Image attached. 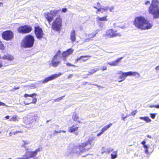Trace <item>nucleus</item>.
<instances>
[{"mask_svg":"<svg viewBox=\"0 0 159 159\" xmlns=\"http://www.w3.org/2000/svg\"><path fill=\"white\" fill-rule=\"evenodd\" d=\"M59 10L54 9L49 12H47L44 13L43 15L45 18L48 20L49 23H50L53 19L54 17L58 14Z\"/></svg>","mask_w":159,"mask_h":159,"instance_id":"nucleus-5","label":"nucleus"},{"mask_svg":"<svg viewBox=\"0 0 159 159\" xmlns=\"http://www.w3.org/2000/svg\"><path fill=\"white\" fill-rule=\"evenodd\" d=\"M124 80H123V79H120V80H119L118 81V82H122V81H124Z\"/></svg>","mask_w":159,"mask_h":159,"instance_id":"nucleus-63","label":"nucleus"},{"mask_svg":"<svg viewBox=\"0 0 159 159\" xmlns=\"http://www.w3.org/2000/svg\"><path fill=\"white\" fill-rule=\"evenodd\" d=\"M124 114H122V119L124 120V121H125V119L127 118L128 116H128V115H126V116H125V117H124L123 116H124Z\"/></svg>","mask_w":159,"mask_h":159,"instance_id":"nucleus-39","label":"nucleus"},{"mask_svg":"<svg viewBox=\"0 0 159 159\" xmlns=\"http://www.w3.org/2000/svg\"><path fill=\"white\" fill-rule=\"evenodd\" d=\"M150 115H151V117L152 118V119H154L155 118V116L156 115V114H150Z\"/></svg>","mask_w":159,"mask_h":159,"instance_id":"nucleus-36","label":"nucleus"},{"mask_svg":"<svg viewBox=\"0 0 159 159\" xmlns=\"http://www.w3.org/2000/svg\"><path fill=\"white\" fill-rule=\"evenodd\" d=\"M126 77L128 76H133L136 78H139L140 77V74L137 72L129 71L125 72Z\"/></svg>","mask_w":159,"mask_h":159,"instance_id":"nucleus-18","label":"nucleus"},{"mask_svg":"<svg viewBox=\"0 0 159 159\" xmlns=\"http://www.w3.org/2000/svg\"><path fill=\"white\" fill-rule=\"evenodd\" d=\"M14 58V57L13 55L8 53L5 54L1 57V59L4 60H7L6 61L8 62L9 61H13Z\"/></svg>","mask_w":159,"mask_h":159,"instance_id":"nucleus-16","label":"nucleus"},{"mask_svg":"<svg viewBox=\"0 0 159 159\" xmlns=\"http://www.w3.org/2000/svg\"><path fill=\"white\" fill-rule=\"evenodd\" d=\"M9 65V63L7 61H2L0 60V68L2 66H6Z\"/></svg>","mask_w":159,"mask_h":159,"instance_id":"nucleus-26","label":"nucleus"},{"mask_svg":"<svg viewBox=\"0 0 159 159\" xmlns=\"http://www.w3.org/2000/svg\"><path fill=\"white\" fill-rule=\"evenodd\" d=\"M155 69L157 73H159V65L155 67Z\"/></svg>","mask_w":159,"mask_h":159,"instance_id":"nucleus-38","label":"nucleus"},{"mask_svg":"<svg viewBox=\"0 0 159 159\" xmlns=\"http://www.w3.org/2000/svg\"><path fill=\"white\" fill-rule=\"evenodd\" d=\"M78 128V127L73 125L68 128V131L70 133L73 132L77 130Z\"/></svg>","mask_w":159,"mask_h":159,"instance_id":"nucleus-25","label":"nucleus"},{"mask_svg":"<svg viewBox=\"0 0 159 159\" xmlns=\"http://www.w3.org/2000/svg\"><path fill=\"white\" fill-rule=\"evenodd\" d=\"M0 105L2 106H5L6 105L4 103L0 101Z\"/></svg>","mask_w":159,"mask_h":159,"instance_id":"nucleus-49","label":"nucleus"},{"mask_svg":"<svg viewBox=\"0 0 159 159\" xmlns=\"http://www.w3.org/2000/svg\"><path fill=\"white\" fill-rule=\"evenodd\" d=\"M34 39L33 36L29 35L26 36L23 40L21 43V46L25 48H31L33 46Z\"/></svg>","mask_w":159,"mask_h":159,"instance_id":"nucleus-3","label":"nucleus"},{"mask_svg":"<svg viewBox=\"0 0 159 159\" xmlns=\"http://www.w3.org/2000/svg\"><path fill=\"white\" fill-rule=\"evenodd\" d=\"M149 107L150 108H152L154 107L156 108V105H151L149 106Z\"/></svg>","mask_w":159,"mask_h":159,"instance_id":"nucleus-46","label":"nucleus"},{"mask_svg":"<svg viewBox=\"0 0 159 159\" xmlns=\"http://www.w3.org/2000/svg\"><path fill=\"white\" fill-rule=\"evenodd\" d=\"M72 119L73 120L79 123H82L83 119L78 117V115L76 113H74L72 116Z\"/></svg>","mask_w":159,"mask_h":159,"instance_id":"nucleus-19","label":"nucleus"},{"mask_svg":"<svg viewBox=\"0 0 159 159\" xmlns=\"http://www.w3.org/2000/svg\"><path fill=\"white\" fill-rule=\"evenodd\" d=\"M19 119V117L16 115H15L12 116L10 119L9 121H18Z\"/></svg>","mask_w":159,"mask_h":159,"instance_id":"nucleus-28","label":"nucleus"},{"mask_svg":"<svg viewBox=\"0 0 159 159\" xmlns=\"http://www.w3.org/2000/svg\"><path fill=\"white\" fill-rule=\"evenodd\" d=\"M61 132L65 133V132H66V131L65 130H63V131L60 130L59 131H55V133H61Z\"/></svg>","mask_w":159,"mask_h":159,"instance_id":"nucleus-48","label":"nucleus"},{"mask_svg":"<svg viewBox=\"0 0 159 159\" xmlns=\"http://www.w3.org/2000/svg\"><path fill=\"white\" fill-rule=\"evenodd\" d=\"M107 69L106 66H103L101 67V69L102 70H106Z\"/></svg>","mask_w":159,"mask_h":159,"instance_id":"nucleus-44","label":"nucleus"},{"mask_svg":"<svg viewBox=\"0 0 159 159\" xmlns=\"http://www.w3.org/2000/svg\"><path fill=\"white\" fill-rule=\"evenodd\" d=\"M64 96H62L61 97H60L59 98H58V99H59V101H60L64 97Z\"/></svg>","mask_w":159,"mask_h":159,"instance_id":"nucleus-54","label":"nucleus"},{"mask_svg":"<svg viewBox=\"0 0 159 159\" xmlns=\"http://www.w3.org/2000/svg\"><path fill=\"white\" fill-rule=\"evenodd\" d=\"M73 52V50L71 48L69 49L66 51L63 52L62 54L63 60L65 61H66V57L71 54Z\"/></svg>","mask_w":159,"mask_h":159,"instance_id":"nucleus-17","label":"nucleus"},{"mask_svg":"<svg viewBox=\"0 0 159 159\" xmlns=\"http://www.w3.org/2000/svg\"><path fill=\"white\" fill-rule=\"evenodd\" d=\"M98 30H97L95 32H93L92 33L85 34V36L86 38L84 40V42H89L91 39L95 37L96 34L98 33Z\"/></svg>","mask_w":159,"mask_h":159,"instance_id":"nucleus-15","label":"nucleus"},{"mask_svg":"<svg viewBox=\"0 0 159 159\" xmlns=\"http://www.w3.org/2000/svg\"><path fill=\"white\" fill-rule=\"evenodd\" d=\"M60 53L61 51H58L57 54L53 57L51 61V63L52 66L54 67L57 66L60 63V59L61 57L60 56Z\"/></svg>","mask_w":159,"mask_h":159,"instance_id":"nucleus-7","label":"nucleus"},{"mask_svg":"<svg viewBox=\"0 0 159 159\" xmlns=\"http://www.w3.org/2000/svg\"><path fill=\"white\" fill-rule=\"evenodd\" d=\"M145 153L146 154H148V148L145 149Z\"/></svg>","mask_w":159,"mask_h":159,"instance_id":"nucleus-53","label":"nucleus"},{"mask_svg":"<svg viewBox=\"0 0 159 159\" xmlns=\"http://www.w3.org/2000/svg\"><path fill=\"white\" fill-rule=\"evenodd\" d=\"M62 26V20L60 16L57 17L52 24V28L54 30L60 31Z\"/></svg>","mask_w":159,"mask_h":159,"instance_id":"nucleus-4","label":"nucleus"},{"mask_svg":"<svg viewBox=\"0 0 159 159\" xmlns=\"http://www.w3.org/2000/svg\"><path fill=\"white\" fill-rule=\"evenodd\" d=\"M66 65L67 66H75V65H73L71 64L70 63H66Z\"/></svg>","mask_w":159,"mask_h":159,"instance_id":"nucleus-45","label":"nucleus"},{"mask_svg":"<svg viewBox=\"0 0 159 159\" xmlns=\"http://www.w3.org/2000/svg\"><path fill=\"white\" fill-rule=\"evenodd\" d=\"M99 70H100L99 68H94L93 69L89 71V74H88V75H91Z\"/></svg>","mask_w":159,"mask_h":159,"instance_id":"nucleus-29","label":"nucleus"},{"mask_svg":"<svg viewBox=\"0 0 159 159\" xmlns=\"http://www.w3.org/2000/svg\"><path fill=\"white\" fill-rule=\"evenodd\" d=\"M39 149H37L34 151H27L24 155V156L25 159H29L30 158H33L35 157L37 153L39 152Z\"/></svg>","mask_w":159,"mask_h":159,"instance_id":"nucleus-13","label":"nucleus"},{"mask_svg":"<svg viewBox=\"0 0 159 159\" xmlns=\"http://www.w3.org/2000/svg\"><path fill=\"white\" fill-rule=\"evenodd\" d=\"M2 37L5 40H10L13 39L14 34L11 30H7L2 33Z\"/></svg>","mask_w":159,"mask_h":159,"instance_id":"nucleus-8","label":"nucleus"},{"mask_svg":"<svg viewBox=\"0 0 159 159\" xmlns=\"http://www.w3.org/2000/svg\"><path fill=\"white\" fill-rule=\"evenodd\" d=\"M5 118L7 119H8L10 118V116H7L5 117Z\"/></svg>","mask_w":159,"mask_h":159,"instance_id":"nucleus-59","label":"nucleus"},{"mask_svg":"<svg viewBox=\"0 0 159 159\" xmlns=\"http://www.w3.org/2000/svg\"><path fill=\"white\" fill-rule=\"evenodd\" d=\"M156 108L159 109V104L158 105H156Z\"/></svg>","mask_w":159,"mask_h":159,"instance_id":"nucleus-57","label":"nucleus"},{"mask_svg":"<svg viewBox=\"0 0 159 159\" xmlns=\"http://www.w3.org/2000/svg\"><path fill=\"white\" fill-rule=\"evenodd\" d=\"M109 9L110 11L111 12V11H112L114 9V8H113V7H110Z\"/></svg>","mask_w":159,"mask_h":159,"instance_id":"nucleus-47","label":"nucleus"},{"mask_svg":"<svg viewBox=\"0 0 159 159\" xmlns=\"http://www.w3.org/2000/svg\"><path fill=\"white\" fill-rule=\"evenodd\" d=\"M86 83H87V82H83V84H84V85H85V84Z\"/></svg>","mask_w":159,"mask_h":159,"instance_id":"nucleus-64","label":"nucleus"},{"mask_svg":"<svg viewBox=\"0 0 159 159\" xmlns=\"http://www.w3.org/2000/svg\"><path fill=\"white\" fill-rule=\"evenodd\" d=\"M72 74H70L68 76V78H71L72 77Z\"/></svg>","mask_w":159,"mask_h":159,"instance_id":"nucleus-56","label":"nucleus"},{"mask_svg":"<svg viewBox=\"0 0 159 159\" xmlns=\"http://www.w3.org/2000/svg\"><path fill=\"white\" fill-rule=\"evenodd\" d=\"M145 4L146 5H149L150 4V2L148 1L146 2Z\"/></svg>","mask_w":159,"mask_h":159,"instance_id":"nucleus-52","label":"nucleus"},{"mask_svg":"<svg viewBox=\"0 0 159 159\" xmlns=\"http://www.w3.org/2000/svg\"><path fill=\"white\" fill-rule=\"evenodd\" d=\"M112 125V123H110L109 125L105 126L102 128L101 131L103 133L104 131H106L107 129L109 128V127Z\"/></svg>","mask_w":159,"mask_h":159,"instance_id":"nucleus-31","label":"nucleus"},{"mask_svg":"<svg viewBox=\"0 0 159 159\" xmlns=\"http://www.w3.org/2000/svg\"><path fill=\"white\" fill-rule=\"evenodd\" d=\"M146 143V141H145L144 140H143V141H142L141 143V144H142V145H143V146L145 145V144Z\"/></svg>","mask_w":159,"mask_h":159,"instance_id":"nucleus-51","label":"nucleus"},{"mask_svg":"<svg viewBox=\"0 0 159 159\" xmlns=\"http://www.w3.org/2000/svg\"><path fill=\"white\" fill-rule=\"evenodd\" d=\"M103 133V132L101 131V132H100L99 133H98L97 134V136H100L102 133Z\"/></svg>","mask_w":159,"mask_h":159,"instance_id":"nucleus-50","label":"nucleus"},{"mask_svg":"<svg viewBox=\"0 0 159 159\" xmlns=\"http://www.w3.org/2000/svg\"><path fill=\"white\" fill-rule=\"evenodd\" d=\"M106 151L105 150V149L104 148H102L101 149V153L102 154H103Z\"/></svg>","mask_w":159,"mask_h":159,"instance_id":"nucleus-42","label":"nucleus"},{"mask_svg":"<svg viewBox=\"0 0 159 159\" xmlns=\"http://www.w3.org/2000/svg\"><path fill=\"white\" fill-rule=\"evenodd\" d=\"M20 131H16V132H13V133L15 135L17 133H18V132H19Z\"/></svg>","mask_w":159,"mask_h":159,"instance_id":"nucleus-62","label":"nucleus"},{"mask_svg":"<svg viewBox=\"0 0 159 159\" xmlns=\"http://www.w3.org/2000/svg\"><path fill=\"white\" fill-rule=\"evenodd\" d=\"M96 136L93 134H91L89 136L88 141L85 143H83L84 144H86V146H89L88 149L90 148L94 144V142H93V140L96 139Z\"/></svg>","mask_w":159,"mask_h":159,"instance_id":"nucleus-9","label":"nucleus"},{"mask_svg":"<svg viewBox=\"0 0 159 159\" xmlns=\"http://www.w3.org/2000/svg\"><path fill=\"white\" fill-rule=\"evenodd\" d=\"M113 151V149L112 148H110L107 151V153H109L111 152H112Z\"/></svg>","mask_w":159,"mask_h":159,"instance_id":"nucleus-41","label":"nucleus"},{"mask_svg":"<svg viewBox=\"0 0 159 159\" xmlns=\"http://www.w3.org/2000/svg\"><path fill=\"white\" fill-rule=\"evenodd\" d=\"M4 49L5 47L4 46V44L1 41L0 42V49L3 50Z\"/></svg>","mask_w":159,"mask_h":159,"instance_id":"nucleus-35","label":"nucleus"},{"mask_svg":"<svg viewBox=\"0 0 159 159\" xmlns=\"http://www.w3.org/2000/svg\"><path fill=\"white\" fill-rule=\"evenodd\" d=\"M32 30L31 27L28 25H25L20 26L18 28V32L21 34H25L29 33Z\"/></svg>","mask_w":159,"mask_h":159,"instance_id":"nucleus-10","label":"nucleus"},{"mask_svg":"<svg viewBox=\"0 0 159 159\" xmlns=\"http://www.w3.org/2000/svg\"><path fill=\"white\" fill-rule=\"evenodd\" d=\"M147 137L148 138H150V139L152 138L151 136V135H147Z\"/></svg>","mask_w":159,"mask_h":159,"instance_id":"nucleus-60","label":"nucleus"},{"mask_svg":"<svg viewBox=\"0 0 159 159\" xmlns=\"http://www.w3.org/2000/svg\"><path fill=\"white\" fill-rule=\"evenodd\" d=\"M107 17V16L102 17L98 16L96 19L97 22L98 23H100L101 22L107 21L108 20Z\"/></svg>","mask_w":159,"mask_h":159,"instance_id":"nucleus-20","label":"nucleus"},{"mask_svg":"<svg viewBox=\"0 0 159 159\" xmlns=\"http://www.w3.org/2000/svg\"><path fill=\"white\" fill-rule=\"evenodd\" d=\"M59 99H58V98H57V99H55L54 100V102H59Z\"/></svg>","mask_w":159,"mask_h":159,"instance_id":"nucleus-61","label":"nucleus"},{"mask_svg":"<svg viewBox=\"0 0 159 159\" xmlns=\"http://www.w3.org/2000/svg\"><path fill=\"white\" fill-rule=\"evenodd\" d=\"M117 74L118 75H120L119 76V79L125 80L126 78L125 72L121 70H119L117 72Z\"/></svg>","mask_w":159,"mask_h":159,"instance_id":"nucleus-22","label":"nucleus"},{"mask_svg":"<svg viewBox=\"0 0 159 159\" xmlns=\"http://www.w3.org/2000/svg\"><path fill=\"white\" fill-rule=\"evenodd\" d=\"M23 142L24 143L23 146L24 147H25L26 145L30 144V141L29 140H23Z\"/></svg>","mask_w":159,"mask_h":159,"instance_id":"nucleus-34","label":"nucleus"},{"mask_svg":"<svg viewBox=\"0 0 159 159\" xmlns=\"http://www.w3.org/2000/svg\"><path fill=\"white\" fill-rule=\"evenodd\" d=\"M143 148H144L145 149L148 148V147L146 145H144L143 146Z\"/></svg>","mask_w":159,"mask_h":159,"instance_id":"nucleus-58","label":"nucleus"},{"mask_svg":"<svg viewBox=\"0 0 159 159\" xmlns=\"http://www.w3.org/2000/svg\"><path fill=\"white\" fill-rule=\"evenodd\" d=\"M86 144L83 143H81L79 146H75L73 149V151L77 154H80L81 152L84 151V148L86 147Z\"/></svg>","mask_w":159,"mask_h":159,"instance_id":"nucleus-12","label":"nucleus"},{"mask_svg":"<svg viewBox=\"0 0 159 159\" xmlns=\"http://www.w3.org/2000/svg\"><path fill=\"white\" fill-rule=\"evenodd\" d=\"M122 58L123 57L118 58L115 61L108 62V64L111 66H116L118 65L119 62H120Z\"/></svg>","mask_w":159,"mask_h":159,"instance_id":"nucleus-21","label":"nucleus"},{"mask_svg":"<svg viewBox=\"0 0 159 159\" xmlns=\"http://www.w3.org/2000/svg\"><path fill=\"white\" fill-rule=\"evenodd\" d=\"M34 33L36 38L39 39L42 38L44 35V33L42 29L39 26L35 27Z\"/></svg>","mask_w":159,"mask_h":159,"instance_id":"nucleus-11","label":"nucleus"},{"mask_svg":"<svg viewBox=\"0 0 159 159\" xmlns=\"http://www.w3.org/2000/svg\"><path fill=\"white\" fill-rule=\"evenodd\" d=\"M117 151H113L111 154V159H114L117 157Z\"/></svg>","mask_w":159,"mask_h":159,"instance_id":"nucleus-30","label":"nucleus"},{"mask_svg":"<svg viewBox=\"0 0 159 159\" xmlns=\"http://www.w3.org/2000/svg\"><path fill=\"white\" fill-rule=\"evenodd\" d=\"M67 11V9L66 8H63L61 10V11L63 12H66Z\"/></svg>","mask_w":159,"mask_h":159,"instance_id":"nucleus-43","label":"nucleus"},{"mask_svg":"<svg viewBox=\"0 0 159 159\" xmlns=\"http://www.w3.org/2000/svg\"><path fill=\"white\" fill-rule=\"evenodd\" d=\"M134 25L137 28L143 30L150 29L153 25L152 23L142 16H137L135 18Z\"/></svg>","mask_w":159,"mask_h":159,"instance_id":"nucleus-1","label":"nucleus"},{"mask_svg":"<svg viewBox=\"0 0 159 159\" xmlns=\"http://www.w3.org/2000/svg\"><path fill=\"white\" fill-rule=\"evenodd\" d=\"M90 57L88 56H81L79 58H77L75 60V62L76 63H77L78 61L82 60L83 61H85L87 60L89 57Z\"/></svg>","mask_w":159,"mask_h":159,"instance_id":"nucleus-24","label":"nucleus"},{"mask_svg":"<svg viewBox=\"0 0 159 159\" xmlns=\"http://www.w3.org/2000/svg\"><path fill=\"white\" fill-rule=\"evenodd\" d=\"M139 118L140 119L143 120L147 122H150L151 121V120L148 116L144 117H140Z\"/></svg>","mask_w":159,"mask_h":159,"instance_id":"nucleus-32","label":"nucleus"},{"mask_svg":"<svg viewBox=\"0 0 159 159\" xmlns=\"http://www.w3.org/2000/svg\"><path fill=\"white\" fill-rule=\"evenodd\" d=\"M19 88H20L19 86H18L17 87H16L15 86L14 87V89L15 90H16V89H19Z\"/></svg>","mask_w":159,"mask_h":159,"instance_id":"nucleus-55","label":"nucleus"},{"mask_svg":"<svg viewBox=\"0 0 159 159\" xmlns=\"http://www.w3.org/2000/svg\"><path fill=\"white\" fill-rule=\"evenodd\" d=\"M148 12L153 16L154 18H159V1L158 0H152L148 9Z\"/></svg>","mask_w":159,"mask_h":159,"instance_id":"nucleus-2","label":"nucleus"},{"mask_svg":"<svg viewBox=\"0 0 159 159\" xmlns=\"http://www.w3.org/2000/svg\"><path fill=\"white\" fill-rule=\"evenodd\" d=\"M108 9V7L107 6L104 7L100 9H98V12H101L102 13L103 12H106Z\"/></svg>","mask_w":159,"mask_h":159,"instance_id":"nucleus-27","label":"nucleus"},{"mask_svg":"<svg viewBox=\"0 0 159 159\" xmlns=\"http://www.w3.org/2000/svg\"><path fill=\"white\" fill-rule=\"evenodd\" d=\"M121 34L117 31L113 29H110L107 30L105 34H103V37L106 39L112 38L116 36H120Z\"/></svg>","mask_w":159,"mask_h":159,"instance_id":"nucleus-6","label":"nucleus"},{"mask_svg":"<svg viewBox=\"0 0 159 159\" xmlns=\"http://www.w3.org/2000/svg\"><path fill=\"white\" fill-rule=\"evenodd\" d=\"M137 111L136 110H134V111H132L131 113V114L129 115V116L131 115H132L133 116L135 115L137 113Z\"/></svg>","mask_w":159,"mask_h":159,"instance_id":"nucleus-37","label":"nucleus"},{"mask_svg":"<svg viewBox=\"0 0 159 159\" xmlns=\"http://www.w3.org/2000/svg\"><path fill=\"white\" fill-rule=\"evenodd\" d=\"M37 96V94L35 93H34L33 94H31L30 95L28 94H25V95H24V97L25 98H27V97H30L32 98H33L34 96Z\"/></svg>","mask_w":159,"mask_h":159,"instance_id":"nucleus-33","label":"nucleus"},{"mask_svg":"<svg viewBox=\"0 0 159 159\" xmlns=\"http://www.w3.org/2000/svg\"><path fill=\"white\" fill-rule=\"evenodd\" d=\"M37 101V98H34L32 100V101L30 102V103H35Z\"/></svg>","mask_w":159,"mask_h":159,"instance_id":"nucleus-40","label":"nucleus"},{"mask_svg":"<svg viewBox=\"0 0 159 159\" xmlns=\"http://www.w3.org/2000/svg\"><path fill=\"white\" fill-rule=\"evenodd\" d=\"M63 74V73H59L58 74H54L52 75H51L50 76L46 78L44 80H43L42 81V82L43 83H46L49 81H50L57 78L58 77L62 75Z\"/></svg>","mask_w":159,"mask_h":159,"instance_id":"nucleus-14","label":"nucleus"},{"mask_svg":"<svg viewBox=\"0 0 159 159\" xmlns=\"http://www.w3.org/2000/svg\"><path fill=\"white\" fill-rule=\"evenodd\" d=\"M75 31L74 30H72L70 32V39L72 42H74L75 41Z\"/></svg>","mask_w":159,"mask_h":159,"instance_id":"nucleus-23","label":"nucleus"}]
</instances>
